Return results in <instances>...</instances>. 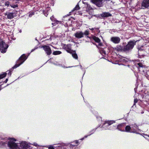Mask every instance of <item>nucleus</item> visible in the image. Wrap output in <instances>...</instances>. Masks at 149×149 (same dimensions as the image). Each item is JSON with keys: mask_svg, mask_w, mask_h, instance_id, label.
Returning a JSON list of instances; mask_svg holds the SVG:
<instances>
[{"mask_svg": "<svg viewBox=\"0 0 149 149\" xmlns=\"http://www.w3.org/2000/svg\"><path fill=\"white\" fill-rule=\"evenodd\" d=\"M134 105L136 103H137L138 102V99H135L134 100Z\"/></svg>", "mask_w": 149, "mask_h": 149, "instance_id": "473e14b6", "label": "nucleus"}, {"mask_svg": "<svg viewBox=\"0 0 149 149\" xmlns=\"http://www.w3.org/2000/svg\"><path fill=\"white\" fill-rule=\"evenodd\" d=\"M145 49L146 50L147 49L148 50H149V46H148L146 48V49Z\"/></svg>", "mask_w": 149, "mask_h": 149, "instance_id": "4c0bfd02", "label": "nucleus"}, {"mask_svg": "<svg viewBox=\"0 0 149 149\" xmlns=\"http://www.w3.org/2000/svg\"><path fill=\"white\" fill-rule=\"evenodd\" d=\"M84 139V138H82V139H81V140H83Z\"/></svg>", "mask_w": 149, "mask_h": 149, "instance_id": "49530a36", "label": "nucleus"}, {"mask_svg": "<svg viewBox=\"0 0 149 149\" xmlns=\"http://www.w3.org/2000/svg\"><path fill=\"white\" fill-rule=\"evenodd\" d=\"M101 53L102 54H106V52L105 51H104V50H103L102 52H101Z\"/></svg>", "mask_w": 149, "mask_h": 149, "instance_id": "7c9ffc66", "label": "nucleus"}, {"mask_svg": "<svg viewBox=\"0 0 149 149\" xmlns=\"http://www.w3.org/2000/svg\"><path fill=\"white\" fill-rule=\"evenodd\" d=\"M103 0H91V2L95 4L96 6L101 7L103 6Z\"/></svg>", "mask_w": 149, "mask_h": 149, "instance_id": "423d86ee", "label": "nucleus"}, {"mask_svg": "<svg viewBox=\"0 0 149 149\" xmlns=\"http://www.w3.org/2000/svg\"><path fill=\"white\" fill-rule=\"evenodd\" d=\"M101 15L102 17H107L111 16L112 15L109 12H104L102 13Z\"/></svg>", "mask_w": 149, "mask_h": 149, "instance_id": "dca6fc26", "label": "nucleus"}, {"mask_svg": "<svg viewBox=\"0 0 149 149\" xmlns=\"http://www.w3.org/2000/svg\"><path fill=\"white\" fill-rule=\"evenodd\" d=\"M83 34H84V35H88L89 34V32L87 30H86L84 31V33H83Z\"/></svg>", "mask_w": 149, "mask_h": 149, "instance_id": "bb28decb", "label": "nucleus"}, {"mask_svg": "<svg viewBox=\"0 0 149 149\" xmlns=\"http://www.w3.org/2000/svg\"><path fill=\"white\" fill-rule=\"evenodd\" d=\"M78 143V141H76V143Z\"/></svg>", "mask_w": 149, "mask_h": 149, "instance_id": "37998d69", "label": "nucleus"}, {"mask_svg": "<svg viewBox=\"0 0 149 149\" xmlns=\"http://www.w3.org/2000/svg\"><path fill=\"white\" fill-rule=\"evenodd\" d=\"M10 141L8 142V146L10 149H17L18 148L17 144L13 141H16V140L14 138L10 139Z\"/></svg>", "mask_w": 149, "mask_h": 149, "instance_id": "f257e3e1", "label": "nucleus"}, {"mask_svg": "<svg viewBox=\"0 0 149 149\" xmlns=\"http://www.w3.org/2000/svg\"><path fill=\"white\" fill-rule=\"evenodd\" d=\"M80 9V7L79 6V5L78 4H77L76 6L74 8L73 10H78Z\"/></svg>", "mask_w": 149, "mask_h": 149, "instance_id": "a878e982", "label": "nucleus"}, {"mask_svg": "<svg viewBox=\"0 0 149 149\" xmlns=\"http://www.w3.org/2000/svg\"><path fill=\"white\" fill-rule=\"evenodd\" d=\"M149 6V0H143L141 3V8L145 9Z\"/></svg>", "mask_w": 149, "mask_h": 149, "instance_id": "6e6552de", "label": "nucleus"}, {"mask_svg": "<svg viewBox=\"0 0 149 149\" xmlns=\"http://www.w3.org/2000/svg\"><path fill=\"white\" fill-rule=\"evenodd\" d=\"M135 65L138 68V70L141 73H142V72H143V69H145V66L141 63H138L136 64Z\"/></svg>", "mask_w": 149, "mask_h": 149, "instance_id": "0eeeda50", "label": "nucleus"}, {"mask_svg": "<svg viewBox=\"0 0 149 149\" xmlns=\"http://www.w3.org/2000/svg\"><path fill=\"white\" fill-rule=\"evenodd\" d=\"M35 49H36L35 48L34 49H32V50L31 51V52H33Z\"/></svg>", "mask_w": 149, "mask_h": 149, "instance_id": "ea45409f", "label": "nucleus"}, {"mask_svg": "<svg viewBox=\"0 0 149 149\" xmlns=\"http://www.w3.org/2000/svg\"><path fill=\"white\" fill-rule=\"evenodd\" d=\"M15 7H16V6H14V7H13V8H15Z\"/></svg>", "mask_w": 149, "mask_h": 149, "instance_id": "c03bdc74", "label": "nucleus"}, {"mask_svg": "<svg viewBox=\"0 0 149 149\" xmlns=\"http://www.w3.org/2000/svg\"><path fill=\"white\" fill-rule=\"evenodd\" d=\"M74 36L76 38L78 39H80L84 37V34H83L82 32L79 31L75 33Z\"/></svg>", "mask_w": 149, "mask_h": 149, "instance_id": "f8f14e48", "label": "nucleus"}, {"mask_svg": "<svg viewBox=\"0 0 149 149\" xmlns=\"http://www.w3.org/2000/svg\"><path fill=\"white\" fill-rule=\"evenodd\" d=\"M72 54V57L75 59L78 58V56L77 54L76 53V52L74 51H72V52L70 53Z\"/></svg>", "mask_w": 149, "mask_h": 149, "instance_id": "6ab92c4d", "label": "nucleus"}, {"mask_svg": "<svg viewBox=\"0 0 149 149\" xmlns=\"http://www.w3.org/2000/svg\"><path fill=\"white\" fill-rule=\"evenodd\" d=\"M8 71L9 72L8 73V75H10V76L11 74V71L10 70H9Z\"/></svg>", "mask_w": 149, "mask_h": 149, "instance_id": "c9c22d12", "label": "nucleus"}, {"mask_svg": "<svg viewBox=\"0 0 149 149\" xmlns=\"http://www.w3.org/2000/svg\"><path fill=\"white\" fill-rule=\"evenodd\" d=\"M33 145L34 146H36V147H37L38 146V144L36 143H33Z\"/></svg>", "mask_w": 149, "mask_h": 149, "instance_id": "f704fd0d", "label": "nucleus"}, {"mask_svg": "<svg viewBox=\"0 0 149 149\" xmlns=\"http://www.w3.org/2000/svg\"><path fill=\"white\" fill-rule=\"evenodd\" d=\"M42 47L47 55H49L51 54L52 51L49 47L45 45L43 46Z\"/></svg>", "mask_w": 149, "mask_h": 149, "instance_id": "9b49d317", "label": "nucleus"}, {"mask_svg": "<svg viewBox=\"0 0 149 149\" xmlns=\"http://www.w3.org/2000/svg\"><path fill=\"white\" fill-rule=\"evenodd\" d=\"M10 4V3L9 1H7L5 2V5L6 6H8Z\"/></svg>", "mask_w": 149, "mask_h": 149, "instance_id": "2f4dec72", "label": "nucleus"}, {"mask_svg": "<svg viewBox=\"0 0 149 149\" xmlns=\"http://www.w3.org/2000/svg\"><path fill=\"white\" fill-rule=\"evenodd\" d=\"M87 137V136H84V138H86Z\"/></svg>", "mask_w": 149, "mask_h": 149, "instance_id": "79ce46f5", "label": "nucleus"}, {"mask_svg": "<svg viewBox=\"0 0 149 149\" xmlns=\"http://www.w3.org/2000/svg\"><path fill=\"white\" fill-rule=\"evenodd\" d=\"M147 69L145 66V69H143V72H142V73H146L147 75H148L149 74V70H148V71L147 72L146 71Z\"/></svg>", "mask_w": 149, "mask_h": 149, "instance_id": "393cba45", "label": "nucleus"}, {"mask_svg": "<svg viewBox=\"0 0 149 149\" xmlns=\"http://www.w3.org/2000/svg\"><path fill=\"white\" fill-rule=\"evenodd\" d=\"M63 48L68 53H70L72 52V50L71 49V46L70 44L65 45Z\"/></svg>", "mask_w": 149, "mask_h": 149, "instance_id": "ddd939ff", "label": "nucleus"}, {"mask_svg": "<svg viewBox=\"0 0 149 149\" xmlns=\"http://www.w3.org/2000/svg\"><path fill=\"white\" fill-rule=\"evenodd\" d=\"M34 14V13L33 12H31L30 13L29 15V17H31L32 15H33Z\"/></svg>", "mask_w": 149, "mask_h": 149, "instance_id": "72a5a7b5", "label": "nucleus"}, {"mask_svg": "<svg viewBox=\"0 0 149 149\" xmlns=\"http://www.w3.org/2000/svg\"><path fill=\"white\" fill-rule=\"evenodd\" d=\"M61 52L59 51H54L53 53V54L54 55H57L60 54L61 53Z\"/></svg>", "mask_w": 149, "mask_h": 149, "instance_id": "5701e85b", "label": "nucleus"}, {"mask_svg": "<svg viewBox=\"0 0 149 149\" xmlns=\"http://www.w3.org/2000/svg\"><path fill=\"white\" fill-rule=\"evenodd\" d=\"M114 49L115 50L118 51H124V47H123L120 45L117 46Z\"/></svg>", "mask_w": 149, "mask_h": 149, "instance_id": "f3484780", "label": "nucleus"}, {"mask_svg": "<svg viewBox=\"0 0 149 149\" xmlns=\"http://www.w3.org/2000/svg\"><path fill=\"white\" fill-rule=\"evenodd\" d=\"M52 17H51L50 18L51 19H52Z\"/></svg>", "mask_w": 149, "mask_h": 149, "instance_id": "09e8293b", "label": "nucleus"}, {"mask_svg": "<svg viewBox=\"0 0 149 149\" xmlns=\"http://www.w3.org/2000/svg\"><path fill=\"white\" fill-rule=\"evenodd\" d=\"M6 73L4 72L3 74H0V79L5 77L6 75Z\"/></svg>", "mask_w": 149, "mask_h": 149, "instance_id": "b1692460", "label": "nucleus"}, {"mask_svg": "<svg viewBox=\"0 0 149 149\" xmlns=\"http://www.w3.org/2000/svg\"><path fill=\"white\" fill-rule=\"evenodd\" d=\"M114 123H115V122L113 120L107 121H106L104 123V124H107V125H110Z\"/></svg>", "mask_w": 149, "mask_h": 149, "instance_id": "4be33fe9", "label": "nucleus"}, {"mask_svg": "<svg viewBox=\"0 0 149 149\" xmlns=\"http://www.w3.org/2000/svg\"><path fill=\"white\" fill-rule=\"evenodd\" d=\"M20 146L19 147V149L21 148L27 149L29 147V146L25 141H22L20 144Z\"/></svg>", "mask_w": 149, "mask_h": 149, "instance_id": "9d476101", "label": "nucleus"}, {"mask_svg": "<svg viewBox=\"0 0 149 149\" xmlns=\"http://www.w3.org/2000/svg\"><path fill=\"white\" fill-rule=\"evenodd\" d=\"M48 15L47 14V15H46L45 14V16H47V15Z\"/></svg>", "mask_w": 149, "mask_h": 149, "instance_id": "a18cd8bd", "label": "nucleus"}, {"mask_svg": "<svg viewBox=\"0 0 149 149\" xmlns=\"http://www.w3.org/2000/svg\"><path fill=\"white\" fill-rule=\"evenodd\" d=\"M138 49L139 50L138 54H139V55H140V54L141 55V52H145L143 50L144 49V47L143 46H142L141 47H138Z\"/></svg>", "mask_w": 149, "mask_h": 149, "instance_id": "aec40b11", "label": "nucleus"}, {"mask_svg": "<svg viewBox=\"0 0 149 149\" xmlns=\"http://www.w3.org/2000/svg\"><path fill=\"white\" fill-rule=\"evenodd\" d=\"M111 41L115 44L119 43L120 40V38L118 37H112L111 38Z\"/></svg>", "mask_w": 149, "mask_h": 149, "instance_id": "1a4fd4ad", "label": "nucleus"}, {"mask_svg": "<svg viewBox=\"0 0 149 149\" xmlns=\"http://www.w3.org/2000/svg\"><path fill=\"white\" fill-rule=\"evenodd\" d=\"M95 131V130H92L90 132V133H91L89 135H88V136H89L92 134Z\"/></svg>", "mask_w": 149, "mask_h": 149, "instance_id": "c756f323", "label": "nucleus"}, {"mask_svg": "<svg viewBox=\"0 0 149 149\" xmlns=\"http://www.w3.org/2000/svg\"><path fill=\"white\" fill-rule=\"evenodd\" d=\"M135 44L136 41H135L129 42L126 46H124V51H128L132 49Z\"/></svg>", "mask_w": 149, "mask_h": 149, "instance_id": "f03ea898", "label": "nucleus"}, {"mask_svg": "<svg viewBox=\"0 0 149 149\" xmlns=\"http://www.w3.org/2000/svg\"><path fill=\"white\" fill-rule=\"evenodd\" d=\"M48 148L49 149H54V146L52 145L49 146Z\"/></svg>", "mask_w": 149, "mask_h": 149, "instance_id": "cd10ccee", "label": "nucleus"}, {"mask_svg": "<svg viewBox=\"0 0 149 149\" xmlns=\"http://www.w3.org/2000/svg\"><path fill=\"white\" fill-rule=\"evenodd\" d=\"M5 15L7 16V18L9 19H11L14 17V13H13L6 12Z\"/></svg>", "mask_w": 149, "mask_h": 149, "instance_id": "2eb2a0df", "label": "nucleus"}, {"mask_svg": "<svg viewBox=\"0 0 149 149\" xmlns=\"http://www.w3.org/2000/svg\"><path fill=\"white\" fill-rule=\"evenodd\" d=\"M8 80V79H6L5 81L4 82L5 83H6Z\"/></svg>", "mask_w": 149, "mask_h": 149, "instance_id": "e433bc0d", "label": "nucleus"}, {"mask_svg": "<svg viewBox=\"0 0 149 149\" xmlns=\"http://www.w3.org/2000/svg\"><path fill=\"white\" fill-rule=\"evenodd\" d=\"M88 10L90 11L89 12H88V13L90 15V16L88 17V18L89 19H90L92 17V13L93 11L92 9V8L90 7V5L88 4H87V7L86 9L87 11H88Z\"/></svg>", "mask_w": 149, "mask_h": 149, "instance_id": "4468645a", "label": "nucleus"}, {"mask_svg": "<svg viewBox=\"0 0 149 149\" xmlns=\"http://www.w3.org/2000/svg\"><path fill=\"white\" fill-rule=\"evenodd\" d=\"M123 125V124H121L120 125H118L117 127V128L119 130L121 131L120 130L119 128L120 127H121L122 126V125Z\"/></svg>", "mask_w": 149, "mask_h": 149, "instance_id": "c85d7f7f", "label": "nucleus"}, {"mask_svg": "<svg viewBox=\"0 0 149 149\" xmlns=\"http://www.w3.org/2000/svg\"><path fill=\"white\" fill-rule=\"evenodd\" d=\"M93 39L96 42L99 43L100 46L102 45V43L100 42V40L98 38L94 36L93 37Z\"/></svg>", "mask_w": 149, "mask_h": 149, "instance_id": "a211bd4d", "label": "nucleus"}, {"mask_svg": "<svg viewBox=\"0 0 149 149\" xmlns=\"http://www.w3.org/2000/svg\"><path fill=\"white\" fill-rule=\"evenodd\" d=\"M125 131L127 132H130L131 131V127L129 125L127 126L125 128Z\"/></svg>", "mask_w": 149, "mask_h": 149, "instance_id": "412c9836", "label": "nucleus"}, {"mask_svg": "<svg viewBox=\"0 0 149 149\" xmlns=\"http://www.w3.org/2000/svg\"><path fill=\"white\" fill-rule=\"evenodd\" d=\"M56 22H57V23L58 24V23H60V22L59 21H57Z\"/></svg>", "mask_w": 149, "mask_h": 149, "instance_id": "a19ab883", "label": "nucleus"}, {"mask_svg": "<svg viewBox=\"0 0 149 149\" xmlns=\"http://www.w3.org/2000/svg\"><path fill=\"white\" fill-rule=\"evenodd\" d=\"M131 127V132L139 134L141 130L139 128L138 126L136 124L132 125Z\"/></svg>", "mask_w": 149, "mask_h": 149, "instance_id": "39448f33", "label": "nucleus"}, {"mask_svg": "<svg viewBox=\"0 0 149 149\" xmlns=\"http://www.w3.org/2000/svg\"><path fill=\"white\" fill-rule=\"evenodd\" d=\"M8 47V45L3 41L0 40V50L2 53H5Z\"/></svg>", "mask_w": 149, "mask_h": 149, "instance_id": "20e7f679", "label": "nucleus"}, {"mask_svg": "<svg viewBox=\"0 0 149 149\" xmlns=\"http://www.w3.org/2000/svg\"><path fill=\"white\" fill-rule=\"evenodd\" d=\"M96 29L95 28H92V29H90L89 28V29L91 30H94V29Z\"/></svg>", "mask_w": 149, "mask_h": 149, "instance_id": "58836bf2", "label": "nucleus"}, {"mask_svg": "<svg viewBox=\"0 0 149 149\" xmlns=\"http://www.w3.org/2000/svg\"><path fill=\"white\" fill-rule=\"evenodd\" d=\"M26 58H26L24 54L22 55L17 61V63L13 68L14 69L18 67L22 64L26 60Z\"/></svg>", "mask_w": 149, "mask_h": 149, "instance_id": "7ed1b4c3", "label": "nucleus"}, {"mask_svg": "<svg viewBox=\"0 0 149 149\" xmlns=\"http://www.w3.org/2000/svg\"><path fill=\"white\" fill-rule=\"evenodd\" d=\"M80 67H81V68L82 66L81 65H80Z\"/></svg>", "mask_w": 149, "mask_h": 149, "instance_id": "de8ad7c7", "label": "nucleus"}]
</instances>
